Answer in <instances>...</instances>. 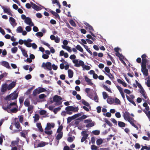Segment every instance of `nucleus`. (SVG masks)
<instances>
[{
  "label": "nucleus",
  "mask_w": 150,
  "mask_h": 150,
  "mask_svg": "<svg viewBox=\"0 0 150 150\" xmlns=\"http://www.w3.org/2000/svg\"><path fill=\"white\" fill-rule=\"evenodd\" d=\"M51 129V125L50 123H47L45 130H50Z\"/></svg>",
  "instance_id": "obj_33"
},
{
  "label": "nucleus",
  "mask_w": 150,
  "mask_h": 150,
  "mask_svg": "<svg viewBox=\"0 0 150 150\" xmlns=\"http://www.w3.org/2000/svg\"><path fill=\"white\" fill-rule=\"evenodd\" d=\"M86 131H82L81 132V133L83 135L81 139V142H83L84 141H86V139L88 137V134L86 133Z\"/></svg>",
  "instance_id": "obj_11"
},
{
  "label": "nucleus",
  "mask_w": 150,
  "mask_h": 150,
  "mask_svg": "<svg viewBox=\"0 0 150 150\" xmlns=\"http://www.w3.org/2000/svg\"><path fill=\"white\" fill-rule=\"evenodd\" d=\"M48 130H45V133L48 135H50L52 133V130L50 131H48Z\"/></svg>",
  "instance_id": "obj_55"
},
{
  "label": "nucleus",
  "mask_w": 150,
  "mask_h": 150,
  "mask_svg": "<svg viewBox=\"0 0 150 150\" xmlns=\"http://www.w3.org/2000/svg\"><path fill=\"white\" fill-rule=\"evenodd\" d=\"M7 89L8 90L7 84L6 83H5L2 86L1 90V92L3 93H5L7 91Z\"/></svg>",
  "instance_id": "obj_18"
},
{
  "label": "nucleus",
  "mask_w": 150,
  "mask_h": 150,
  "mask_svg": "<svg viewBox=\"0 0 150 150\" xmlns=\"http://www.w3.org/2000/svg\"><path fill=\"white\" fill-rule=\"evenodd\" d=\"M84 77L85 79V81L87 82L88 85L92 86L93 85V83L92 82L91 80L86 76H84Z\"/></svg>",
  "instance_id": "obj_17"
},
{
  "label": "nucleus",
  "mask_w": 150,
  "mask_h": 150,
  "mask_svg": "<svg viewBox=\"0 0 150 150\" xmlns=\"http://www.w3.org/2000/svg\"><path fill=\"white\" fill-rule=\"evenodd\" d=\"M18 47L21 50L23 55L25 57H28V55L27 54V51H26L25 49L22 48L21 46H19Z\"/></svg>",
  "instance_id": "obj_16"
},
{
  "label": "nucleus",
  "mask_w": 150,
  "mask_h": 150,
  "mask_svg": "<svg viewBox=\"0 0 150 150\" xmlns=\"http://www.w3.org/2000/svg\"><path fill=\"white\" fill-rule=\"evenodd\" d=\"M76 57L74 54H72L70 56V58L72 60H73L72 61L73 62L74 64V66L76 67H79L81 66L83 67V66L84 65V62L82 60L78 61L77 59H75Z\"/></svg>",
  "instance_id": "obj_2"
},
{
  "label": "nucleus",
  "mask_w": 150,
  "mask_h": 150,
  "mask_svg": "<svg viewBox=\"0 0 150 150\" xmlns=\"http://www.w3.org/2000/svg\"><path fill=\"white\" fill-rule=\"evenodd\" d=\"M66 113L68 115L72 114V112H76L78 111L79 108L78 107H74L72 106H68L65 108Z\"/></svg>",
  "instance_id": "obj_4"
},
{
  "label": "nucleus",
  "mask_w": 150,
  "mask_h": 150,
  "mask_svg": "<svg viewBox=\"0 0 150 150\" xmlns=\"http://www.w3.org/2000/svg\"><path fill=\"white\" fill-rule=\"evenodd\" d=\"M84 24L85 25H86V27L85 28L87 30L88 29V30H89V32L91 34V35L94 37H96V35L93 33L92 31H93L94 30L92 26L86 22L84 23Z\"/></svg>",
  "instance_id": "obj_6"
},
{
  "label": "nucleus",
  "mask_w": 150,
  "mask_h": 150,
  "mask_svg": "<svg viewBox=\"0 0 150 150\" xmlns=\"http://www.w3.org/2000/svg\"><path fill=\"white\" fill-rule=\"evenodd\" d=\"M142 71L144 75L145 76H147L148 75V70L147 69L142 70Z\"/></svg>",
  "instance_id": "obj_30"
},
{
  "label": "nucleus",
  "mask_w": 150,
  "mask_h": 150,
  "mask_svg": "<svg viewBox=\"0 0 150 150\" xmlns=\"http://www.w3.org/2000/svg\"><path fill=\"white\" fill-rule=\"evenodd\" d=\"M83 114V112H81L80 113H78L74 115H73V117H74V119H75L76 118L80 116Z\"/></svg>",
  "instance_id": "obj_31"
},
{
  "label": "nucleus",
  "mask_w": 150,
  "mask_h": 150,
  "mask_svg": "<svg viewBox=\"0 0 150 150\" xmlns=\"http://www.w3.org/2000/svg\"><path fill=\"white\" fill-rule=\"evenodd\" d=\"M31 5H32V7L36 11H40L41 10L42 8L36 5L33 3L30 2Z\"/></svg>",
  "instance_id": "obj_15"
},
{
  "label": "nucleus",
  "mask_w": 150,
  "mask_h": 150,
  "mask_svg": "<svg viewBox=\"0 0 150 150\" xmlns=\"http://www.w3.org/2000/svg\"><path fill=\"white\" fill-rule=\"evenodd\" d=\"M95 124L94 122H89L88 124L86 125V127H90L94 126Z\"/></svg>",
  "instance_id": "obj_44"
},
{
  "label": "nucleus",
  "mask_w": 150,
  "mask_h": 150,
  "mask_svg": "<svg viewBox=\"0 0 150 150\" xmlns=\"http://www.w3.org/2000/svg\"><path fill=\"white\" fill-rule=\"evenodd\" d=\"M74 117L72 116L71 117H68L67 118V123H69L72 120H74Z\"/></svg>",
  "instance_id": "obj_52"
},
{
  "label": "nucleus",
  "mask_w": 150,
  "mask_h": 150,
  "mask_svg": "<svg viewBox=\"0 0 150 150\" xmlns=\"http://www.w3.org/2000/svg\"><path fill=\"white\" fill-rule=\"evenodd\" d=\"M103 87L107 91L111 93L112 91L107 86L105 85L104 84L103 85Z\"/></svg>",
  "instance_id": "obj_48"
},
{
  "label": "nucleus",
  "mask_w": 150,
  "mask_h": 150,
  "mask_svg": "<svg viewBox=\"0 0 150 150\" xmlns=\"http://www.w3.org/2000/svg\"><path fill=\"white\" fill-rule=\"evenodd\" d=\"M2 8L3 9L4 13H7L9 15L11 16H13V14L11 13V12L9 8H7L4 6H1Z\"/></svg>",
  "instance_id": "obj_10"
},
{
  "label": "nucleus",
  "mask_w": 150,
  "mask_h": 150,
  "mask_svg": "<svg viewBox=\"0 0 150 150\" xmlns=\"http://www.w3.org/2000/svg\"><path fill=\"white\" fill-rule=\"evenodd\" d=\"M23 28L21 26L18 27L16 30V31L17 33H21L23 31Z\"/></svg>",
  "instance_id": "obj_34"
},
{
  "label": "nucleus",
  "mask_w": 150,
  "mask_h": 150,
  "mask_svg": "<svg viewBox=\"0 0 150 150\" xmlns=\"http://www.w3.org/2000/svg\"><path fill=\"white\" fill-rule=\"evenodd\" d=\"M98 147L94 145H93L91 146V149L92 150H96L97 149Z\"/></svg>",
  "instance_id": "obj_62"
},
{
  "label": "nucleus",
  "mask_w": 150,
  "mask_h": 150,
  "mask_svg": "<svg viewBox=\"0 0 150 150\" xmlns=\"http://www.w3.org/2000/svg\"><path fill=\"white\" fill-rule=\"evenodd\" d=\"M53 98L54 102L56 103L57 105H59L62 103L61 100L62 98L61 96L55 95L54 96Z\"/></svg>",
  "instance_id": "obj_7"
},
{
  "label": "nucleus",
  "mask_w": 150,
  "mask_h": 150,
  "mask_svg": "<svg viewBox=\"0 0 150 150\" xmlns=\"http://www.w3.org/2000/svg\"><path fill=\"white\" fill-rule=\"evenodd\" d=\"M62 106H61V107H59L58 108H55L53 110V112L55 114H56L58 111H59L61 109V107Z\"/></svg>",
  "instance_id": "obj_45"
},
{
  "label": "nucleus",
  "mask_w": 150,
  "mask_h": 150,
  "mask_svg": "<svg viewBox=\"0 0 150 150\" xmlns=\"http://www.w3.org/2000/svg\"><path fill=\"white\" fill-rule=\"evenodd\" d=\"M130 113L127 111H125V112H123V116L124 119L126 120H127L133 126L136 128L137 129H138V127L134 123L136 121L134 120L133 118L130 117Z\"/></svg>",
  "instance_id": "obj_1"
},
{
  "label": "nucleus",
  "mask_w": 150,
  "mask_h": 150,
  "mask_svg": "<svg viewBox=\"0 0 150 150\" xmlns=\"http://www.w3.org/2000/svg\"><path fill=\"white\" fill-rule=\"evenodd\" d=\"M46 97V95L44 94H42L39 96V98L40 99H42L45 98Z\"/></svg>",
  "instance_id": "obj_57"
},
{
  "label": "nucleus",
  "mask_w": 150,
  "mask_h": 150,
  "mask_svg": "<svg viewBox=\"0 0 150 150\" xmlns=\"http://www.w3.org/2000/svg\"><path fill=\"white\" fill-rule=\"evenodd\" d=\"M69 77L70 78H72L73 76V72L71 69H69L68 71Z\"/></svg>",
  "instance_id": "obj_25"
},
{
  "label": "nucleus",
  "mask_w": 150,
  "mask_h": 150,
  "mask_svg": "<svg viewBox=\"0 0 150 150\" xmlns=\"http://www.w3.org/2000/svg\"><path fill=\"white\" fill-rule=\"evenodd\" d=\"M10 110L12 113H16L18 111V109L14 107L11 109Z\"/></svg>",
  "instance_id": "obj_51"
},
{
  "label": "nucleus",
  "mask_w": 150,
  "mask_h": 150,
  "mask_svg": "<svg viewBox=\"0 0 150 150\" xmlns=\"http://www.w3.org/2000/svg\"><path fill=\"white\" fill-rule=\"evenodd\" d=\"M7 73H5L1 74V79H2L3 78H5L7 76Z\"/></svg>",
  "instance_id": "obj_59"
},
{
  "label": "nucleus",
  "mask_w": 150,
  "mask_h": 150,
  "mask_svg": "<svg viewBox=\"0 0 150 150\" xmlns=\"http://www.w3.org/2000/svg\"><path fill=\"white\" fill-rule=\"evenodd\" d=\"M2 50L1 49V54L2 53L3 55L5 56H6L7 54V52L5 49H4L2 52Z\"/></svg>",
  "instance_id": "obj_56"
},
{
  "label": "nucleus",
  "mask_w": 150,
  "mask_h": 150,
  "mask_svg": "<svg viewBox=\"0 0 150 150\" xmlns=\"http://www.w3.org/2000/svg\"><path fill=\"white\" fill-rule=\"evenodd\" d=\"M144 149H147V150H150V147H148L146 146H142L140 150H143Z\"/></svg>",
  "instance_id": "obj_60"
},
{
  "label": "nucleus",
  "mask_w": 150,
  "mask_h": 150,
  "mask_svg": "<svg viewBox=\"0 0 150 150\" xmlns=\"http://www.w3.org/2000/svg\"><path fill=\"white\" fill-rule=\"evenodd\" d=\"M59 133V134L56 137V139L58 140L60 139L63 136V134L62 132H60Z\"/></svg>",
  "instance_id": "obj_39"
},
{
  "label": "nucleus",
  "mask_w": 150,
  "mask_h": 150,
  "mask_svg": "<svg viewBox=\"0 0 150 150\" xmlns=\"http://www.w3.org/2000/svg\"><path fill=\"white\" fill-rule=\"evenodd\" d=\"M25 22L26 24L29 25L30 26H33L34 25L33 23L32 22L31 18L29 17L26 18L25 20Z\"/></svg>",
  "instance_id": "obj_12"
},
{
  "label": "nucleus",
  "mask_w": 150,
  "mask_h": 150,
  "mask_svg": "<svg viewBox=\"0 0 150 150\" xmlns=\"http://www.w3.org/2000/svg\"><path fill=\"white\" fill-rule=\"evenodd\" d=\"M42 67L44 68L45 69H47L49 70H52V64L50 62H48L45 63L43 62L42 65Z\"/></svg>",
  "instance_id": "obj_8"
},
{
  "label": "nucleus",
  "mask_w": 150,
  "mask_h": 150,
  "mask_svg": "<svg viewBox=\"0 0 150 150\" xmlns=\"http://www.w3.org/2000/svg\"><path fill=\"white\" fill-rule=\"evenodd\" d=\"M14 106H16L18 107L17 103L15 102H13L11 103L9 105H7L6 106L3 105L2 106L3 109L5 110H7L8 109H11L13 108H14Z\"/></svg>",
  "instance_id": "obj_5"
},
{
  "label": "nucleus",
  "mask_w": 150,
  "mask_h": 150,
  "mask_svg": "<svg viewBox=\"0 0 150 150\" xmlns=\"http://www.w3.org/2000/svg\"><path fill=\"white\" fill-rule=\"evenodd\" d=\"M82 101V103L85 106H86L88 107L89 106V103L87 102L86 101L84 100L83 99H82L81 100Z\"/></svg>",
  "instance_id": "obj_40"
},
{
  "label": "nucleus",
  "mask_w": 150,
  "mask_h": 150,
  "mask_svg": "<svg viewBox=\"0 0 150 150\" xmlns=\"http://www.w3.org/2000/svg\"><path fill=\"white\" fill-rule=\"evenodd\" d=\"M18 50V48L17 47H14L11 49V51L12 53H15Z\"/></svg>",
  "instance_id": "obj_43"
},
{
  "label": "nucleus",
  "mask_w": 150,
  "mask_h": 150,
  "mask_svg": "<svg viewBox=\"0 0 150 150\" xmlns=\"http://www.w3.org/2000/svg\"><path fill=\"white\" fill-rule=\"evenodd\" d=\"M116 87L120 92L122 96L125 95L123 91V89L122 88L118 85H117Z\"/></svg>",
  "instance_id": "obj_21"
},
{
  "label": "nucleus",
  "mask_w": 150,
  "mask_h": 150,
  "mask_svg": "<svg viewBox=\"0 0 150 150\" xmlns=\"http://www.w3.org/2000/svg\"><path fill=\"white\" fill-rule=\"evenodd\" d=\"M18 118H15V119L14 120V125L16 127V128L19 129L18 131H19L21 130L20 129H21L22 127H21L20 123L19 122H18V120H17Z\"/></svg>",
  "instance_id": "obj_9"
},
{
  "label": "nucleus",
  "mask_w": 150,
  "mask_h": 150,
  "mask_svg": "<svg viewBox=\"0 0 150 150\" xmlns=\"http://www.w3.org/2000/svg\"><path fill=\"white\" fill-rule=\"evenodd\" d=\"M147 56L146 54H144L142 55L141 57L142 58V63H147V60L146 59Z\"/></svg>",
  "instance_id": "obj_20"
},
{
  "label": "nucleus",
  "mask_w": 150,
  "mask_h": 150,
  "mask_svg": "<svg viewBox=\"0 0 150 150\" xmlns=\"http://www.w3.org/2000/svg\"><path fill=\"white\" fill-rule=\"evenodd\" d=\"M36 35L38 36L42 37L43 36V34L42 32H39L36 34Z\"/></svg>",
  "instance_id": "obj_58"
},
{
  "label": "nucleus",
  "mask_w": 150,
  "mask_h": 150,
  "mask_svg": "<svg viewBox=\"0 0 150 150\" xmlns=\"http://www.w3.org/2000/svg\"><path fill=\"white\" fill-rule=\"evenodd\" d=\"M37 88L35 89L33 93V95L34 96H36L37 94H39Z\"/></svg>",
  "instance_id": "obj_42"
},
{
  "label": "nucleus",
  "mask_w": 150,
  "mask_h": 150,
  "mask_svg": "<svg viewBox=\"0 0 150 150\" xmlns=\"http://www.w3.org/2000/svg\"><path fill=\"white\" fill-rule=\"evenodd\" d=\"M126 98L127 100H128V101H129L130 103L132 104L134 106H136V104H135L133 100H130L129 96H128L127 95H126Z\"/></svg>",
  "instance_id": "obj_27"
},
{
  "label": "nucleus",
  "mask_w": 150,
  "mask_h": 150,
  "mask_svg": "<svg viewBox=\"0 0 150 150\" xmlns=\"http://www.w3.org/2000/svg\"><path fill=\"white\" fill-rule=\"evenodd\" d=\"M97 145L99 146L103 142V140L102 139H97L96 141Z\"/></svg>",
  "instance_id": "obj_29"
},
{
  "label": "nucleus",
  "mask_w": 150,
  "mask_h": 150,
  "mask_svg": "<svg viewBox=\"0 0 150 150\" xmlns=\"http://www.w3.org/2000/svg\"><path fill=\"white\" fill-rule=\"evenodd\" d=\"M45 142H42L38 145V147H42L45 146Z\"/></svg>",
  "instance_id": "obj_50"
},
{
  "label": "nucleus",
  "mask_w": 150,
  "mask_h": 150,
  "mask_svg": "<svg viewBox=\"0 0 150 150\" xmlns=\"http://www.w3.org/2000/svg\"><path fill=\"white\" fill-rule=\"evenodd\" d=\"M93 134L95 135H98L100 134V131L98 130H95L92 131Z\"/></svg>",
  "instance_id": "obj_53"
},
{
  "label": "nucleus",
  "mask_w": 150,
  "mask_h": 150,
  "mask_svg": "<svg viewBox=\"0 0 150 150\" xmlns=\"http://www.w3.org/2000/svg\"><path fill=\"white\" fill-rule=\"evenodd\" d=\"M42 43L44 45L47 46L50 49V52L52 54L54 53L55 51L53 47H50V45L48 43L46 42L45 41H42Z\"/></svg>",
  "instance_id": "obj_13"
},
{
  "label": "nucleus",
  "mask_w": 150,
  "mask_h": 150,
  "mask_svg": "<svg viewBox=\"0 0 150 150\" xmlns=\"http://www.w3.org/2000/svg\"><path fill=\"white\" fill-rule=\"evenodd\" d=\"M63 129V126L62 125H60L58 128L57 130V132L58 133H59L61 132L62 131Z\"/></svg>",
  "instance_id": "obj_54"
},
{
  "label": "nucleus",
  "mask_w": 150,
  "mask_h": 150,
  "mask_svg": "<svg viewBox=\"0 0 150 150\" xmlns=\"http://www.w3.org/2000/svg\"><path fill=\"white\" fill-rule=\"evenodd\" d=\"M107 103L110 104H112L113 103L114 100L112 98H108L107 99Z\"/></svg>",
  "instance_id": "obj_28"
},
{
  "label": "nucleus",
  "mask_w": 150,
  "mask_h": 150,
  "mask_svg": "<svg viewBox=\"0 0 150 150\" xmlns=\"http://www.w3.org/2000/svg\"><path fill=\"white\" fill-rule=\"evenodd\" d=\"M118 125L121 127H125L126 125V124L124 122L121 121H118Z\"/></svg>",
  "instance_id": "obj_26"
},
{
  "label": "nucleus",
  "mask_w": 150,
  "mask_h": 150,
  "mask_svg": "<svg viewBox=\"0 0 150 150\" xmlns=\"http://www.w3.org/2000/svg\"><path fill=\"white\" fill-rule=\"evenodd\" d=\"M83 68L87 70H88L91 69V67L90 66L88 65H84L83 66Z\"/></svg>",
  "instance_id": "obj_63"
},
{
  "label": "nucleus",
  "mask_w": 150,
  "mask_h": 150,
  "mask_svg": "<svg viewBox=\"0 0 150 150\" xmlns=\"http://www.w3.org/2000/svg\"><path fill=\"white\" fill-rule=\"evenodd\" d=\"M102 94L104 99H106L108 97V95L105 92H103Z\"/></svg>",
  "instance_id": "obj_46"
},
{
  "label": "nucleus",
  "mask_w": 150,
  "mask_h": 150,
  "mask_svg": "<svg viewBox=\"0 0 150 150\" xmlns=\"http://www.w3.org/2000/svg\"><path fill=\"white\" fill-rule=\"evenodd\" d=\"M33 117L34 118V121L37 122L39 120L40 117L38 114H36Z\"/></svg>",
  "instance_id": "obj_36"
},
{
  "label": "nucleus",
  "mask_w": 150,
  "mask_h": 150,
  "mask_svg": "<svg viewBox=\"0 0 150 150\" xmlns=\"http://www.w3.org/2000/svg\"><path fill=\"white\" fill-rule=\"evenodd\" d=\"M76 48L77 50H79L80 52H83V50L82 47L79 45H77V46L76 47Z\"/></svg>",
  "instance_id": "obj_32"
},
{
  "label": "nucleus",
  "mask_w": 150,
  "mask_h": 150,
  "mask_svg": "<svg viewBox=\"0 0 150 150\" xmlns=\"http://www.w3.org/2000/svg\"><path fill=\"white\" fill-rule=\"evenodd\" d=\"M9 21L10 22L11 25L13 27L17 25V23L16 22V21L12 17H10L9 19Z\"/></svg>",
  "instance_id": "obj_14"
},
{
  "label": "nucleus",
  "mask_w": 150,
  "mask_h": 150,
  "mask_svg": "<svg viewBox=\"0 0 150 150\" xmlns=\"http://www.w3.org/2000/svg\"><path fill=\"white\" fill-rule=\"evenodd\" d=\"M70 23L73 26H75L76 24L75 22L72 20H71L69 21Z\"/></svg>",
  "instance_id": "obj_61"
},
{
  "label": "nucleus",
  "mask_w": 150,
  "mask_h": 150,
  "mask_svg": "<svg viewBox=\"0 0 150 150\" xmlns=\"http://www.w3.org/2000/svg\"><path fill=\"white\" fill-rule=\"evenodd\" d=\"M146 63H142V69L141 70L147 69L146 68Z\"/></svg>",
  "instance_id": "obj_49"
},
{
  "label": "nucleus",
  "mask_w": 150,
  "mask_h": 150,
  "mask_svg": "<svg viewBox=\"0 0 150 150\" xmlns=\"http://www.w3.org/2000/svg\"><path fill=\"white\" fill-rule=\"evenodd\" d=\"M1 64L6 67L7 68H10V66L9 65V63L8 62L6 61H3L1 62Z\"/></svg>",
  "instance_id": "obj_23"
},
{
  "label": "nucleus",
  "mask_w": 150,
  "mask_h": 150,
  "mask_svg": "<svg viewBox=\"0 0 150 150\" xmlns=\"http://www.w3.org/2000/svg\"><path fill=\"white\" fill-rule=\"evenodd\" d=\"M24 104L26 107H29L30 106V102L27 99L25 101Z\"/></svg>",
  "instance_id": "obj_35"
},
{
  "label": "nucleus",
  "mask_w": 150,
  "mask_h": 150,
  "mask_svg": "<svg viewBox=\"0 0 150 150\" xmlns=\"http://www.w3.org/2000/svg\"><path fill=\"white\" fill-rule=\"evenodd\" d=\"M18 95V93H17L16 91H15L9 95L7 96L4 99L7 101L15 100L17 99Z\"/></svg>",
  "instance_id": "obj_3"
},
{
  "label": "nucleus",
  "mask_w": 150,
  "mask_h": 150,
  "mask_svg": "<svg viewBox=\"0 0 150 150\" xmlns=\"http://www.w3.org/2000/svg\"><path fill=\"white\" fill-rule=\"evenodd\" d=\"M16 83L15 81H13L10 83L8 86V90H11L13 88L16 86Z\"/></svg>",
  "instance_id": "obj_19"
},
{
  "label": "nucleus",
  "mask_w": 150,
  "mask_h": 150,
  "mask_svg": "<svg viewBox=\"0 0 150 150\" xmlns=\"http://www.w3.org/2000/svg\"><path fill=\"white\" fill-rule=\"evenodd\" d=\"M32 78V76L30 74H28L25 76V78L27 80H29L31 79Z\"/></svg>",
  "instance_id": "obj_64"
},
{
  "label": "nucleus",
  "mask_w": 150,
  "mask_h": 150,
  "mask_svg": "<svg viewBox=\"0 0 150 150\" xmlns=\"http://www.w3.org/2000/svg\"><path fill=\"white\" fill-rule=\"evenodd\" d=\"M24 45L28 47H31L32 46V44L27 42L26 40H25Z\"/></svg>",
  "instance_id": "obj_38"
},
{
  "label": "nucleus",
  "mask_w": 150,
  "mask_h": 150,
  "mask_svg": "<svg viewBox=\"0 0 150 150\" xmlns=\"http://www.w3.org/2000/svg\"><path fill=\"white\" fill-rule=\"evenodd\" d=\"M87 117V116L86 115H83L80 117L79 118L78 120H80V121H82L83 120L86 118Z\"/></svg>",
  "instance_id": "obj_41"
},
{
  "label": "nucleus",
  "mask_w": 150,
  "mask_h": 150,
  "mask_svg": "<svg viewBox=\"0 0 150 150\" xmlns=\"http://www.w3.org/2000/svg\"><path fill=\"white\" fill-rule=\"evenodd\" d=\"M38 90L39 93H40L45 92L47 91L45 89L42 87H39Z\"/></svg>",
  "instance_id": "obj_37"
},
{
  "label": "nucleus",
  "mask_w": 150,
  "mask_h": 150,
  "mask_svg": "<svg viewBox=\"0 0 150 150\" xmlns=\"http://www.w3.org/2000/svg\"><path fill=\"white\" fill-rule=\"evenodd\" d=\"M37 127L38 128L39 130L41 132H43V130L42 127L40 123H39L37 124Z\"/></svg>",
  "instance_id": "obj_24"
},
{
  "label": "nucleus",
  "mask_w": 150,
  "mask_h": 150,
  "mask_svg": "<svg viewBox=\"0 0 150 150\" xmlns=\"http://www.w3.org/2000/svg\"><path fill=\"white\" fill-rule=\"evenodd\" d=\"M115 55L117 56L118 57L120 58V60H121L120 57H121L122 59L124 58V57L123 56L122 54H120L119 52L116 53Z\"/></svg>",
  "instance_id": "obj_47"
},
{
  "label": "nucleus",
  "mask_w": 150,
  "mask_h": 150,
  "mask_svg": "<svg viewBox=\"0 0 150 150\" xmlns=\"http://www.w3.org/2000/svg\"><path fill=\"white\" fill-rule=\"evenodd\" d=\"M19 141L16 140L12 141L11 142V144L12 146H17L18 147L20 146L21 145H18Z\"/></svg>",
  "instance_id": "obj_22"
}]
</instances>
